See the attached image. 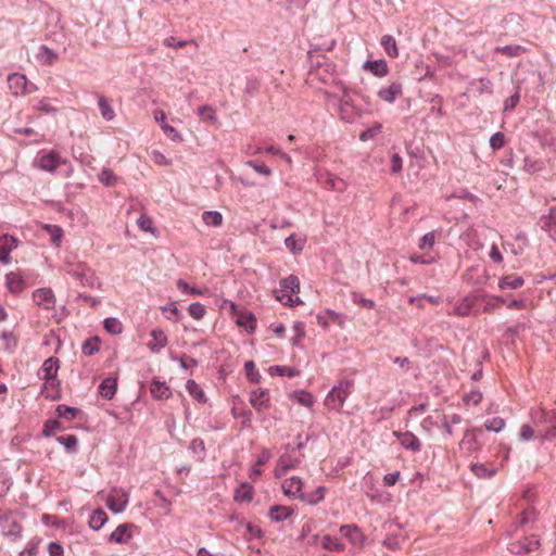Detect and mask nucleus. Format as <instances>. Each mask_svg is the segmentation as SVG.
Listing matches in <instances>:
<instances>
[{"label": "nucleus", "instance_id": "obj_5", "mask_svg": "<svg viewBox=\"0 0 556 556\" xmlns=\"http://www.w3.org/2000/svg\"><path fill=\"white\" fill-rule=\"evenodd\" d=\"M301 464L300 457L292 456L289 453H283L278 458L275 469H274V476L277 479H280L283 477L289 470L296 469Z\"/></svg>", "mask_w": 556, "mask_h": 556}, {"label": "nucleus", "instance_id": "obj_61", "mask_svg": "<svg viewBox=\"0 0 556 556\" xmlns=\"http://www.w3.org/2000/svg\"><path fill=\"white\" fill-rule=\"evenodd\" d=\"M535 519V511L533 508H526L520 515L519 523L521 526H526L530 522H533Z\"/></svg>", "mask_w": 556, "mask_h": 556}, {"label": "nucleus", "instance_id": "obj_46", "mask_svg": "<svg viewBox=\"0 0 556 556\" xmlns=\"http://www.w3.org/2000/svg\"><path fill=\"white\" fill-rule=\"evenodd\" d=\"M270 375L295 377L299 376L300 371L288 366H271L269 368Z\"/></svg>", "mask_w": 556, "mask_h": 556}, {"label": "nucleus", "instance_id": "obj_58", "mask_svg": "<svg viewBox=\"0 0 556 556\" xmlns=\"http://www.w3.org/2000/svg\"><path fill=\"white\" fill-rule=\"evenodd\" d=\"M248 166L252 167L256 173L264 175V176H270L271 170L268 166H266L264 163H257L255 161H249L247 163Z\"/></svg>", "mask_w": 556, "mask_h": 556}, {"label": "nucleus", "instance_id": "obj_41", "mask_svg": "<svg viewBox=\"0 0 556 556\" xmlns=\"http://www.w3.org/2000/svg\"><path fill=\"white\" fill-rule=\"evenodd\" d=\"M198 115L202 121L215 124L217 122L216 111L211 105H202L198 109Z\"/></svg>", "mask_w": 556, "mask_h": 556}, {"label": "nucleus", "instance_id": "obj_1", "mask_svg": "<svg viewBox=\"0 0 556 556\" xmlns=\"http://www.w3.org/2000/svg\"><path fill=\"white\" fill-rule=\"evenodd\" d=\"M354 389L353 380L343 379L333 387L325 399L327 408L339 412Z\"/></svg>", "mask_w": 556, "mask_h": 556}, {"label": "nucleus", "instance_id": "obj_49", "mask_svg": "<svg viewBox=\"0 0 556 556\" xmlns=\"http://www.w3.org/2000/svg\"><path fill=\"white\" fill-rule=\"evenodd\" d=\"M293 337L291 338V342L293 345H299L302 339L305 337V328L303 323H295L292 327Z\"/></svg>", "mask_w": 556, "mask_h": 556}, {"label": "nucleus", "instance_id": "obj_12", "mask_svg": "<svg viewBox=\"0 0 556 556\" xmlns=\"http://www.w3.org/2000/svg\"><path fill=\"white\" fill-rule=\"evenodd\" d=\"M153 117H154L155 122L160 124L163 132L170 140H173L175 142L182 141V137H181L180 132L176 128H174L173 126H170L169 124L166 123V115H165L164 111L155 110L153 112Z\"/></svg>", "mask_w": 556, "mask_h": 556}, {"label": "nucleus", "instance_id": "obj_55", "mask_svg": "<svg viewBox=\"0 0 556 556\" xmlns=\"http://www.w3.org/2000/svg\"><path fill=\"white\" fill-rule=\"evenodd\" d=\"M522 50L523 49L520 46H505L496 48V52L507 56H517L522 52Z\"/></svg>", "mask_w": 556, "mask_h": 556}, {"label": "nucleus", "instance_id": "obj_45", "mask_svg": "<svg viewBox=\"0 0 556 556\" xmlns=\"http://www.w3.org/2000/svg\"><path fill=\"white\" fill-rule=\"evenodd\" d=\"M89 526L93 530H100L104 526V513L96 509L89 518Z\"/></svg>", "mask_w": 556, "mask_h": 556}, {"label": "nucleus", "instance_id": "obj_39", "mask_svg": "<svg viewBox=\"0 0 556 556\" xmlns=\"http://www.w3.org/2000/svg\"><path fill=\"white\" fill-rule=\"evenodd\" d=\"M253 498V488L243 483L235 493V500L238 502H251Z\"/></svg>", "mask_w": 556, "mask_h": 556}, {"label": "nucleus", "instance_id": "obj_37", "mask_svg": "<svg viewBox=\"0 0 556 556\" xmlns=\"http://www.w3.org/2000/svg\"><path fill=\"white\" fill-rule=\"evenodd\" d=\"M380 43L384 48L387 54L390 58H396L399 55L396 41L392 36H390V35L382 36Z\"/></svg>", "mask_w": 556, "mask_h": 556}, {"label": "nucleus", "instance_id": "obj_31", "mask_svg": "<svg viewBox=\"0 0 556 556\" xmlns=\"http://www.w3.org/2000/svg\"><path fill=\"white\" fill-rule=\"evenodd\" d=\"M364 68L377 77H384L389 73L388 64L384 60L367 61Z\"/></svg>", "mask_w": 556, "mask_h": 556}, {"label": "nucleus", "instance_id": "obj_40", "mask_svg": "<svg viewBox=\"0 0 556 556\" xmlns=\"http://www.w3.org/2000/svg\"><path fill=\"white\" fill-rule=\"evenodd\" d=\"M202 220L207 226H220L223 223V216L219 212L216 211H205L202 214Z\"/></svg>", "mask_w": 556, "mask_h": 556}, {"label": "nucleus", "instance_id": "obj_38", "mask_svg": "<svg viewBox=\"0 0 556 556\" xmlns=\"http://www.w3.org/2000/svg\"><path fill=\"white\" fill-rule=\"evenodd\" d=\"M101 348V339L99 337H92L87 339L83 343V353L85 355H93L96 352H99Z\"/></svg>", "mask_w": 556, "mask_h": 556}, {"label": "nucleus", "instance_id": "obj_52", "mask_svg": "<svg viewBox=\"0 0 556 556\" xmlns=\"http://www.w3.org/2000/svg\"><path fill=\"white\" fill-rule=\"evenodd\" d=\"M106 332L118 334L123 331V325L116 318H106L105 324Z\"/></svg>", "mask_w": 556, "mask_h": 556}, {"label": "nucleus", "instance_id": "obj_15", "mask_svg": "<svg viewBox=\"0 0 556 556\" xmlns=\"http://www.w3.org/2000/svg\"><path fill=\"white\" fill-rule=\"evenodd\" d=\"M340 116L342 119L346 122H352L356 117L357 113L355 111V108L352 103V97L350 94V91L346 89H343V93L340 98Z\"/></svg>", "mask_w": 556, "mask_h": 556}, {"label": "nucleus", "instance_id": "obj_16", "mask_svg": "<svg viewBox=\"0 0 556 556\" xmlns=\"http://www.w3.org/2000/svg\"><path fill=\"white\" fill-rule=\"evenodd\" d=\"M8 83H9V88L11 89L12 93L15 96L31 91V89H28L27 78L23 74L14 73V74L9 75Z\"/></svg>", "mask_w": 556, "mask_h": 556}, {"label": "nucleus", "instance_id": "obj_20", "mask_svg": "<svg viewBox=\"0 0 556 556\" xmlns=\"http://www.w3.org/2000/svg\"><path fill=\"white\" fill-rule=\"evenodd\" d=\"M59 370V359L50 357L46 359L39 370V377L43 381L55 380Z\"/></svg>", "mask_w": 556, "mask_h": 556}, {"label": "nucleus", "instance_id": "obj_35", "mask_svg": "<svg viewBox=\"0 0 556 556\" xmlns=\"http://www.w3.org/2000/svg\"><path fill=\"white\" fill-rule=\"evenodd\" d=\"M290 397L295 400L298 404L305 407H312L315 403V397L311 393L303 390L292 392Z\"/></svg>", "mask_w": 556, "mask_h": 556}, {"label": "nucleus", "instance_id": "obj_30", "mask_svg": "<svg viewBox=\"0 0 556 556\" xmlns=\"http://www.w3.org/2000/svg\"><path fill=\"white\" fill-rule=\"evenodd\" d=\"M471 471L480 479L493 477L497 472V468L493 464H472Z\"/></svg>", "mask_w": 556, "mask_h": 556}, {"label": "nucleus", "instance_id": "obj_28", "mask_svg": "<svg viewBox=\"0 0 556 556\" xmlns=\"http://www.w3.org/2000/svg\"><path fill=\"white\" fill-rule=\"evenodd\" d=\"M150 393L155 400H167L172 392L165 382L153 380L150 384Z\"/></svg>", "mask_w": 556, "mask_h": 556}, {"label": "nucleus", "instance_id": "obj_14", "mask_svg": "<svg viewBox=\"0 0 556 556\" xmlns=\"http://www.w3.org/2000/svg\"><path fill=\"white\" fill-rule=\"evenodd\" d=\"M283 493L293 498H302L303 496V481L300 477L293 476L286 479L281 484Z\"/></svg>", "mask_w": 556, "mask_h": 556}, {"label": "nucleus", "instance_id": "obj_48", "mask_svg": "<svg viewBox=\"0 0 556 556\" xmlns=\"http://www.w3.org/2000/svg\"><path fill=\"white\" fill-rule=\"evenodd\" d=\"M55 412H56V415L59 418H64L66 420H73L76 417L78 409L75 407L59 405L56 407Z\"/></svg>", "mask_w": 556, "mask_h": 556}, {"label": "nucleus", "instance_id": "obj_13", "mask_svg": "<svg viewBox=\"0 0 556 556\" xmlns=\"http://www.w3.org/2000/svg\"><path fill=\"white\" fill-rule=\"evenodd\" d=\"M481 432L480 429H470L464 433L463 440L459 443L462 451L466 453H475L480 450L481 444L478 441V434Z\"/></svg>", "mask_w": 556, "mask_h": 556}, {"label": "nucleus", "instance_id": "obj_26", "mask_svg": "<svg viewBox=\"0 0 556 556\" xmlns=\"http://www.w3.org/2000/svg\"><path fill=\"white\" fill-rule=\"evenodd\" d=\"M294 514V510L290 506L274 505L269 508V518L273 521L279 522L288 519Z\"/></svg>", "mask_w": 556, "mask_h": 556}, {"label": "nucleus", "instance_id": "obj_2", "mask_svg": "<svg viewBox=\"0 0 556 556\" xmlns=\"http://www.w3.org/2000/svg\"><path fill=\"white\" fill-rule=\"evenodd\" d=\"M300 292V280L298 277L291 275L280 281V289L276 291L278 301L290 306L299 305L302 303L296 295Z\"/></svg>", "mask_w": 556, "mask_h": 556}, {"label": "nucleus", "instance_id": "obj_25", "mask_svg": "<svg viewBox=\"0 0 556 556\" xmlns=\"http://www.w3.org/2000/svg\"><path fill=\"white\" fill-rule=\"evenodd\" d=\"M36 60L41 65H53L58 60L59 55L55 51L48 48L47 46H40L36 53Z\"/></svg>", "mask_w": 556, "mask_h": 556}, {"label": "nucleus", "instance_id": "obj_34", "mask_svg": "<svg viewBox=\"0 0 556 556\" xmlns=\"http://www.w3.org/2000/svg\"><path fill=\"white\" fill-rule=\"evenodd\" d=\"M327 493V488L318 486L315 491L304 493L301 501L309 505H316L324 501Z\"/></svg>", "mask_w": 556, "mask_h": 556}, {"label": "nucleus", "instance_id": "obj_9", "mask_svg": "<svg viewBox=\"0 0 556 556\" xmlns=\"http://www.w3.org/2000/svg\"><path fill=\"white\" fill-rule=\"evenodd\" d=\"M128 504V494L123 490L113 489L106 497V506L115 514L125 509Z\"/></svg>", "mask_w": 556, "mask_h": 556}, {"label": "nucleus", "instance_id": "obj_22", "mask_svg": "<svg viewBox=\"0 0 556 556\" xmlns=\"http://www.w3.org/2000/svg\"><path fill=\"white\" fill-rule=\"evenodd\" d=\"M479 300L484 301L483 312L488 314H492L500 309L505 303L504 298L498 295H489L486 293L480 294Z\"/></svg>", "mask_w": 556, "mask_h": 556}, {"label": "nucleus", "instance_id": "obj_54", "mask_svg": "<svg viewBox=\"0 0 556 556\" xmlns=\"http://www.w3.org/2000/svg\"><path fill=\"white\" fill-rule=\"evenodd\" d=\"M486 430L498 432L505 427V421L503 418L495 417L491 420H488L484 424Z\"/></svg>", "mask_w": 556, "mask_h": 556}, {"label": "nucleus", "instance_id": "obj_44", "mask_svg": "<svg viewBox=\"0 0 556 556\" xmlns=\"http://www.w3.org/2000/svg\"><path fill=\"white\" fill-rule=\"evenodd\" d=\"M325 187L330 189V190H336V191L343 192L346 189V182L343 179H341V178H338V177H334V176H329L325 180Z\"/></svg>", "mask_w": 556, "mask_h": 556}, {"label": "nucleus", "instance_id": "obj_3", "mask_svg": "<svg viewBox=\"0 0 556 556\" xmlns=\"http://www.w3.org/2000/svg\"><path fill=\"white\" fill-rule=\"evenodd\" d=\"M38 165L41 169L47 172H56L61 169L64 177H68L73 173V168L67 160L62 159L56 152H48L39 157Z\"/></svg>", "mask_w": 556, "mask_h": 556}, {"label": "nucleus", "instance_id": "obj_6", "mask_svg": "<svg viewBox=\"0 0 556 556\" xmlns=\"http://www.w3.org/2000/svg\"><path fill=\"white\" fill-rule=\"evenodd\" d=\"M4 285L8 291L13 294H20L27 288L25 277L20 270L7 274L4 277Z\"/></svg>", "mask_w": 556, "mask_h": 556}, {"label": "nucleus", "instance_id": "obj_36", "mask_svg": "<svg viewBox=\"0 0 556 556\" xmlns=\"http://www.w3.org/2000/svg\"><path fill=\"white\" fill-rule=\"evenodd\" d=\"M186 389L189 394L200 403H205L206 397L201 387L194 380H188Z\"/></svg>", "mask_w": 556, "mask_h": 556}, {"label": "nucleus", "instance_id": "obj_63", "mask_svg": "<svg viewBox=\"0 0 556 556\" xmlns=\"http://www.w3.org/2000/svg\"><path fill=\"white\" fill-rule=\"evenodd\" d=\"M538 438H540V440L542 442H544V441H548V442L555 441L556 440V424L551 426L549 428H547L544 433L539 434Z\"/></svg>", "mask_w": 556, "mask_h": 556}, {"label": "nucleus", "instance_id": "obj_53", "mask_svg": "<svg viewBox=\"0 0 556 556\" xmlns=\"http://www.w3.org/2000/svg\"><path fill=\"white\" fill-rule=\"evenodd\" d=\"M505 142H506L505 135L500 131L495 132L490 138V146L494 151L502 149L504 147Z\"/></svg>", "mask_w": 556, "mask_h": 556}, {"label": "nucleus", "instance_id": "obj_42", "mask_svg": "<svg viewBox=\"0 0 556 556\" xmlns=\"http://www.w3.org/2000/svg\"><path fill=\"white\" fill-rule=\"evenodd\" d=\"M244 370H245V376L250 382H252V383L260 382L261 375H260L258 370L256 369V366L253 361L245 362Z\"/></svg>", "mask_w": 556, "mask_h": 556}, {"label": "nucleus", "instance_id": "obj_21", "mask_svg": "<svg viewBox=\"0 0 556 556\" xmlns=\"http://www.w3.org/2000/svg\"><path fill=\"white\" fill-rule=\"evenodd\" d=\"M402 92L403 88L400 83H391L378 91V97L388 103H393L396 98L402 96Z\"/></svg>", "mask_w": 556, "mask_h": 556}, {"label": "nucleus", "instance_id": "obj_27", "mask_svg": "<svg viewBox=\"0 0 556 556\" xmlns=\"http://www.w3.org/2000/svg\"><path fill=\"white\" fill-rule=\"evenodd\" d=\"M394 434L397 437L401 445L403 447H405L406 450H412L414 452H417L420 450V447H421L420 441L415 434H413L410 432L394 433Z\"/></svg>", "mask_w": 556, "mask_h": 556}, {"label": "nucleus", "instance_id": "obj_60", "mask_svg": "<svg viewBox=\"0 0 556 556\" xmlns=\"http://www.w3.org/2000/svg\"><path fill=\"white\" fill-rule=\"evenodd\" d=\"M152 224V219L144 214L140 215V217L137 219L138 227L147 232H153Z\"/></svg>", "mask_w": 556, "mask_h": 556}, {"label": "nucleus", "instance_id": "obj_17", "mask_svg": "<svg viewBox=\"0 0 556 556\" xmlns=\"http://www.w3.org/2000/svg\"><path fill=\"white\" fill-rule=\"evenodd\" d=\"M17 247V240L9 235L0 237V262L8 264L11 261L10 253Z\"/></svg>", "mask_w": 556, "mask_h": 556}, {"label": "nucleus", "instance_id": "obj_7", "mask_svg": "<svg viewBox=\"0 0 556 556\" xmlns=\"http://www.w3.org/2000/svg\"><path fill=\"white\" fill-rule=\"evenodd\" d=\"M540 547V540L536 535L532 534L525 538L521 541H517L510 544L509 551L514 554L521 555L534 552Z\"/></svg>", "mask_w": 556, "mask_h": 556}, {"label": "nucleus", "instance_id": "obj_43", "mask_svg": "<svg viewBox=\"0 0 556 556\" xmlns=\"http://www.w3.org/2000/svg\"><path fill=\"white\" fill-rule=\"evenodd\" d=\"M176 286L177 288L182 292V293H186V294H190V295H204L206 293V289H198V288H194V287H190L185 280L182 279H179L177 280L176 282Z\"/></svg>", "mask_w": 556, "mask_h": 556}, {"label": "nucleus", "instance_id": "obj_32", "mask_svg": "<svg viewBox=\"0 0 556 556\" xmlns=\"http://www.w3.org/2000/svg\"><path fill=\"white\" fill-rule=\"evenodd\" d=\"M523 278L518 275H506L500 279L498 289H519L520 287L523 286Z\"/></svg>", "mask_w": 556, "mask_h": 556}, {"label": "nucleus", "instance_id": "obj_24", "mask_svg": "<svg viewBox=\"0 0 556 556\" xmlns=\"http://www.w3.org/2000/svg\"><path fill=\"white\" fill-rule=\"evenodd\" d=\"M479 301V295H468L464 298L455 307L454 314L457 316H468Z\"/></svg>", "mask_w": 556, "mask_h": 556}, {"label": "nucleus", "instance_id": "obj_18", "mask_svg": "<svg viewBox=\"0 0 556 556\" xmlns=\"http://www.w3.org/2000/svg\"><path fill=\"white\" fill-rule=\"evenodd\" d=\"M134 525L124 523L118 526L110 535V541L118 544H126L132 539Z\"/></svg>", "mask_w": 556, "mask_h": 556}, {"label": "nucleus", "instance_id": "obj_29", "mask_svg": "<svg viewBox=\"0 0 556 556\" xmlns=\"http://www.w3.org/2000/svg\"><path fill=\"white\" fill-rule=\"evenodd\" d=\"M320 545L323 546V548L330 552L342 553L345 551V544L341 542V540H339L338 538L331 536L329 534L321 536Z\"/></svg>", "mask_w": 556, "mask_h": 556}, {"label": "nucleus", "instance_id": "obj_64", "mask_svg": "<svg viewBox=\"0 0 556 556\" xmlns=\"http://www.w3.org/2000/svg\"><path fill=\"white\" fill-rule=\"evenodd\" d=\"M49 556H64V548L56 542H51L48 545Z\"/></svg>", "mask_w": 556, "mask_h": 556}, {"label": "nucleus", "instance_id": "obj_19", "mask_svg": "<svg viewBox=\"0 0 556 556\" xmlns=\"http://www.w3.org/2000/svg\"><path fill=\"white\" fill-rule=\"evenodd\" d=\"M231 312L236 318V324L248 331H253L255 328V318L251 313L237 311L236 305L233 303L230 304Z\"/></svg>", "mask_w": 556, "mask_h": 556}, {"label": "nucleus", "instance_id": "obj_51", "mask_svg": "<svg viewBox=\"0 0 556 556\" xmlns=\"http://www.w3.org/2000/svg\"><path fill=\"white\" fill-rule=\"evenodd\" d=\"M304 240L302 239H296L293 235L289 236L286 240H285V244L286 247L293 253H296V252H300L302 251L303 247H304Z\"/></svg>", "mask_w": 556, "mask_h": 556}, {"label": "nucleus", "instance_id": "obj_8", "mask_svg": "<svg viewBox=\"0 0 556 556\" xmlns=\"http://www.w3.org/2000/svg\"><path fill=\"white\" fill-rule=\"evenodd\" d=\"M317 324L324 329H328L331 324H337L340 328L345 327V317L332 309H325L317 314Z\"/></svg>", "mask_w": 556, "mask_h": 556}, {"label": "nucleus", "instance_id": "obj_57", "mask_svg": "<svg viewBox=\"0 0 556 556\" xmlns=\"http://www.w3.org/2000/svg\"><path fill=\"white\" fill-rule=\"evenodd\" d=\"M58 430H62L61 422L56 419L48 420L43 427V434L49 437L55 433Z\"/></svg>", "mask_w": 556, "mask_h": 556}, {"label": "nucleus", "instance_id": "obj_59", "mask_svg": "<svg viewBox=\"0 0 556 556\" xmlns=\"http://www.w3.org/2000/svg\"><path fill=\"white\" fill-rule=\"evenodd\" d=\"M482 400V393L479 390H471L464 396L466 404L478 405Z\"/></svg>", "mask_w": 556, "mask_h": 556}, {"label": "nucleus", "instance_id": "obj_62", "mask_svg": "<svg viewBox=\"0 0 556 556\" xmlns=\"http://www.w3.org/2000/svg\"><path fill=\"white\" fill-rule=\"evenodd\" d=\"M58 441L62 443L68 451L74 448L77 444L76 437L72 434L58 437Z\"/></svg>", "mask_w": 556, "mask_h": 556}, {"label": "nucleus", "instance_id": "obj_23", "mask_svg": "<svg viewBox=\"0 0 556 556\" xmlns=\"http://www.w3.org/2000/svg\"><path fill=\"white\" fill-rule=\"evenodd\" d=\"M168 343L166 333L161 329H155L151 332V340L148 343L149 349L152 352H160Z\"/></svg>", "mask_w": 556, "mask_h": 556}, {"label": "nucleus", "instance_id": "obj_4", "mask_svg": "<svg viewBox=\"0 0 556 556\" xmlns=\"http://www.w3.org/2000/svg\"><path fill=\"white\" fill-rule=\"evenodd\" d=\"M339 532L354 548L362 549L366 542V535L356 525H343Z\"/></svg>", "mask_w": 556, "mask_h": 556}, {"label": "nucleus", "instance_id": "obj_56", "mask_svg": "<svg viewBox=\"0 0 556 556\" xmlns=\"http://www.w3.org/2000/svg\"><path fill=\"white\" fill-rule=\"evenodd\" d=\"M434 242H435V233H434V231H430V232L426 233L420 239L419 248L421 250H430L433 247Z\"/></svg>", "mask_w": 556, "mask_h": 556}, {"label": "nucleus", "instance_id": "obj_10", "mask_svg": "<svg viewBox=\"0 0 556 556\" xmlns=\"http://www.w3.org/2000/svg\"><path fill=\"white\" fill-rule=\"evenodd\" d=\"M250 403L256 412H266L270 406L269 391L261 388L252 391L250 395Z\"/></svg>", "mask_w": 556, "mask_h": 556}, {"label": "nucleus", "instance_id": "obj_11", "mask_svg": "<svg viewBox=\"0 0 556 556\" xmlns=\"http://www.w3.org/2000/svg\"><path fill=\"white\" fill-rule=\"evenodd\" d=\"M36 305L43 309H52L55 305V296L50 288H40L33 293Z\"/></svg>", "mask_w": 556, "mask_h": 556}, {"label": "nucleus", "instance_id": "obj_33", "mask_svg": "<svg viewBox=\"0 0 556 556\" xmlns=\"http://www.w3.org/2000/svg\"><path fill=\"white\" fill-rule=\"evenodd\" d=\"M60 388H59V381L55 380H49L45 381L43 387L41 389V395L48 400L54 401L60 397Z\"/></svg>", "mask_w": 556, "mask_h": 556}, {"label": "nucleus", "instance_id": "obj_47", "mask_svg": "<svg viewBox=\"0 0 556 556\" xmlns=\"http://www.w3.org/2000/svg\"><path fill=\"white\" fill-rule=\"evenodd\" d=\"M188 313L193 319L201 320L206 314V308L203 304L195 302L189 305Z\"/></svg>", "mask_w": 556, "mask_h": 556}, {"label": "nucleus", "instance_id": "obj_50", "mask_svg": "<svg viewBox=\"0 0 556 556\" xmlns=\"http://www.w3.org/2000/svg\"><path fill=\"white\" fill-rule=\"evenodd\" d=\"M462 421V417L457 414L451 416H444L443 427L448 435H453V426L458 425Z\"/></svg>", "mask_w": 556, "mask_h": 556}]
</instances>
